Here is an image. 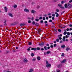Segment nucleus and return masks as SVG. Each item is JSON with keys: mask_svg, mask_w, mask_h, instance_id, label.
Returning a JSON list of instances; mask_svg holds the SVG:
<instances>
[{"mask_svg": "<svg viewBox=\"0 0 72 72\" xmlns=\"http://www.w3.org/2000/svg\"><path fill=\"white\" fill-rule=\"evenodd\" d=\"M24 10V12H27L28 13V12H29V10L27 8H25Z\"/></svg>", "mask_w": 72, "mask_h": 72, "instance_id": "423d86ee", "label": "nucleus"}, {"mask_svg": "<svg viewBox=\"0 0 72 72\" xmlns=\"http://www.w3.org/2000/svg\"><path fill=\"white\" fill-rule=\"evenodd\" d=\"M56 17H59V14H57L56 15Z\"/></svg>", "mask_w": 72, "mask_h": 72, "instance_id": "37998d69", "label": "nucleus"}, {"mask_svg": "<svg viewBox=\"0 0 72 72\" xmlns=\"http://www.w3.org/2000/svg\"><path fill=\"white\" fill-rule=\"evenodd\" d=\"M24 62L25 63H27V62H28V60H27L26 58H25L24 60Z\"/></svg>", "mask_w": 72, "mask_h": 72, "instance_id": "f8f14e48", "label": "nucleus"}, {"mask_svg": "<svg viewBox=\"0 0 72 72\" xmlns=\"http://www.w3.org/2000/svg\"><path fill=\"white\" fill-rule=\"evenodd\" d=\"M33 19H34L33 17H32V18L31 19L32 21H33Z\"/></svg>", "mask_w": 72, "mask_h": 72, "instance_id": "4d7b16f0", "label": "nucleus"}, {"mask_svg": "<svg viewBox=\"0 0 72 72\" xmlns=\"http://www.w3.org/2000/svg\"><path fill=\"white\" fill-rule=\"evenodd\" d=\"M64 12H65V11H64V12H62L61 13V15H62V14H63V13H64Z\"/></svg>", "mask_w": 72, "mask_h": 72, "instance_id": "72a5a7b5", "label": "nucleus"}, {"mask_svg": "<svg viewBox=\"0 0 72 72\" xmlns=\"http://www.w3.org/2000/svg\"><path fill=\"white\" fill-rule=\"evenodd\" d=\"M35 21H36V22H38L39 21V19H35Z\"/></svg>", "mask_w": 72, "mask_h": 72, "instance_id": "473e14b6", "label": "nucleus"}, {"mask_svg": "<svg viewBox=\"0 0 72 72\" xmlns=\"http://www.w3.org/2000/svg\"><path fill=\"white\" fill-rule=\"evenodd\" d=\"M66 31H69V28H67V29H66Z\"/></svg>", "mask_w": 72, "mask_h": 72, "instance_id": "0e129e2a", "label": "nucleus"}, {"mask_svg": "<svg viewBox=\"0 0 72 72\" xmlns=\"http://www.w3.org/2000/svg\"><path fill=\"white\" fill-rule=\"evenodd\" d=\"M36 49V50H40V48L39 47H37Z\"/></svg>", "mask_w": 72, "mask_h": 72, "instance_id": "4be33fe9", "label": "nucleus"}, {"mask_svg": "<svg viewBox=\"0 0 72 72\" xmlns=\"http://www.w3.org/2000/svg\"><path fill=\"white\" fill-rule=\"evenodd\" d=\"M44 48L45 50H48V49H47V47H46V46H44Z\"/></svg>", "mask_w": 72, "mask_h": 72, "instance_id": "6ab92c4d", "label": "nucleus"}, {"mask_svg": "<svg viewBox=\"0 0 72 72\" xmlns=\"http://www.w3.org/2000/svg\"><path fill=\"white\" fill-rule=\"evenodd\" d=\"M61 48H63V49H64V48H66V46L65 45H62L61 46Z\"/></svg>", "mask_w": 72, "mask_h": 72, "instance_id": "2eb2a0df", "label": "nucleus"}, {"mask_svg": "<svg viewBox=\"0 0 72 72\" xmlns=\"http://www.w3.org/2000/svg\"><path fill=\"white\" fill-rule=\"evenodd\" d=\"M67 35H70V33L69 32H68L67 33Z\"/></svg>", "mask_w": 72, "mask_h": 72, "instance_id": "a19ab883", "label": "nucleus"}, {"mask_svg": "<svg viewBox=\"0 0 72 72\" xmlns=\"http://www.w3.org/2000/svg\"><path fill=\"white\" fill-rule=\"evenodd\" d=\"M12 51H13V52H15V51H15V50H14V49H13V50H12Z\"/></svg>", "mask_w": 72, "mask_h": 72, "instance_id": "6e6d98bb", "label": "nucleus"}, {"mask_svg": "<svg viewBox=\"0 0 72 72\" xmlns=\"http://www.w3.org/2000/svg\"><path fill=\"white\" fill-rule=\"evenodd\" d=\"M58 32H61V31H62V30H61L60 29H58Z\"/></svg>", "mask_w": 72, "mask_h": 72, "instance_id": "e433bc0d", "label": "nucleus"}, {"mask_svg": "<svg viewBox=\"0 0 72 72\" xmlns=\"http://www.w3.org/2000/svg\"><path fill=\"white\" fill-rule=\"evenodd\" d=\"M43 16H44V17H46V16H47V15L46 14H44L43 15Z\"/></svg>", "mask_w": 72, "mask_h": 72, "instance_id": "603ef678", "label": "nucleus"}, {"mask_svg": "<svg viewBox=\"0 0 72 72\" xmlns=\"http://www.w3.org/2000/svg\"><path fill=\"white\" fill-rule=\"evenodd\" d=\"M40 8V6H37V9H39Z\"/></svg>", "mask_w": 72, "mask_h": 72, "instance_id": "bf43d9fd", "label": "nucleus"}, {"mask_svg": "<svg viewBox=\"0 0 72 72\" xmlns=\"http://www.w3.org/2000/svg\"><path fill=\"white\" fill-rule=\"evenodd\" d=\"M11 26H13V25H14V24L13 23H12L11 24Z\"/></svg>", "mask_w": 72, "mask_h": 72, "instance_id": "49530a36", "label": "nucleus"}, {"mask_svg": "<svg viewBox=\"0 0 72 72\" xmlns=\"http://www.w3.org/2000/svg\"><path fill=\"white\" fill-rule=\"evenodd\" d=\"M53 22V21H52V20L51 19H50L49 21V22H51V23L52 22Z\"/></svg>", "mask_w": 72, "mask_h": 72, "instance_id": "c85d7f7f", "label": "nucleus"}, {"mask_svg": "<svg viewBox=\"0 0 72 72\" xmlns=\"http://www.w3.org/2000/svg\"><path fill=\"white\" fill-rule=\"evenodd\" d=\"M51 53V52H50V51H47L46 53V54H50V53Z\"/></svg>", "mask_w": 72, "mask_h": 72, "instance_id": "aec40b11", "label": "nucleus"}, {"mask_svg": "<svg viewBox=\"0 0 72 72\" xmlns=\"http://www.w3.org/2000/svg\"><path fill=\"white\" fill-rule=\"evenodd\" d=\"M42 19V17H40L39 18V19L40 20Z\"/></svg>", "mask_w": 72, "mask_h": 72, "instance_id": "c756f323", "label": "nucleus"}, {"mask_svg": "<svg viewBox=\"0 0 72 72\" xmlns=\"http://www.w3.org/2000/svg\"><path fill=\"white\" fill-rule=\"evenodd\" d=\"M51 17H52L51 16H49V18H51Z\"/></svg>", "mask_w": 72, "mask_h": 72, "instance_id": "69168bd1", "label": "nucleus"}, {"mask_svg": "<svg viewBox=\"0 0 72 72\" xmlns=\"http://www.w3.org/2000/svg\"><path fill=\"white\" fill-rule=\"evenodd\" d=\"M32 50H34V51H36V48H31Z\"/></svg>", "mask_w": 72, "mask_h": 72, "instance_id": "9d476101", "label": "nucleus"}, {"mask_svg": "<svg viewBox=\"0 0 72 72\" xmlns=\"http://www.w3.org/2000/svg\"><path fill=\"white\" fill-rule=\"evenodd\" d=\"M35 60H36V59L35 58H33L32 59V61H35Z\"/></svg>", "mask_w": 72, "mask_h": 72, "instance_id": "79ce46f5", "label": "nucleus"}, {"mask_svg": "<svg viewBox=\"0 0 72 72\" xmlns=\"http://www.w3.org/2000/svg\"><path fill=\"white\" fill-rule=\"evenodd\" d=\"M55 19V18H54V17H53L52 18V20H54Z\"/></svg>", "mask_w": 72, "mask_h": 72, "instance_id": "de8ad7c7", "label": "nucleus"}, {"mask_svg": "<svg viewBox=\"0 0 72 72\" xmlns=\"http://www.w3.org/2000/svg\"><path fill=\"white\" fill-rule=\"evenodd\" d=\"M4 9L5 10V12L6 13L8 11V9H7V8H6V7H4Z\"/></svg>", "mask_w": 72, "mask_h": 72, "instance_id": "0eeeda50", "label": "nucleus"}, {"mask_svg": "<svg viewBox=\"0 0 72 72\" xmlns=\"http://www.w3.org/2000/svg\"><path fill=\"white\" fill-rule=\"evenodd\" d=\"M47 49H50V46H48L47 47Z\"/></svg>", "mask_w": 72, "mask_h": 72, "instance_id": "3c124183", "label": "nucleus"}, {"mask_svg": "<svg viewBox=\"0 0 72 72\" xmlns=\"http://www.w3.org/2000/svg\"><path fill=\"white\" fill-rule=\"evenodd\" d=\"M62 64H59L58 65V68H60L62 67Z\"/></svg>", "mask_w": 72, "mask_h": 72, "instance_id": "dca6fc26", "label": "nucleus"}, {"mask_svg": "<svg viewBox=\"0 0 72 72\" xmlns=\"http://www.w3.org/2000/svg\"><path fill=\"white\" fill-rule=\"evenodd\" d=\"M48 26V24H45V26Z\"/></svg>", "mask_w": 72, "mask_h": 72, "instance_id": "680f3d73", "label": "nucleus"}, {"mask_svg": "<svg viewBox=\"0 0 72 72\" xmlns=\"http://www.w3.org/2000/svg\"><path fill=\"white\" fill-rule=\"evenodd\" d=\"M27 50H28V51H30V48H28Z\"/></svg>", "mask_w": 72, "mask_h": 72, "instance_id": "338daca9", "label": "nucleus"}, {"mask_svg": "<svg viewBox=\"0 0 72 72\" xmlns=\"http://www.w3.org/2000/svg\"><path fill=\"white\" fill-rule=\"evenodd\" d=\"M30 71L29 72H33V69H30Z\"/></svg>", "mask_w": 72, "mask_h": 72, "instance_id": "ddd939ff", "label": "nucleus"}, {"mask_svg": "<svg viewBox=\"0 0 72 72\" xmlns=\"http://www.w3.org/2000/svg\"><path fill=\"white\" fill-rule=\"evenodd\" d=\"M32 21L31 20H28V23H31Z\"/></svg>", "mask_w": 72, "mask_h": 72, "instance_id": "a878e982", "label": "nucleus"}, {"mask_svg": "<svg viewBox=\"0 0 72 72\" xmlns=\"http://www.w3.org/2000/svg\"><path fill=\"white\" fill-rule=\"evenodd\" d=\"M34 55H35V54H34V53H32L31 54V55L32 57H33Z\"/></svg>", "mask_w": 72, "mask_h": 72, "instance_id": "cd10ccee", "label": "nucleus"}, {"mask_svg": "<svg viewBox=\"0 0 72 72\" xmlns=\"http://www.w3.org/2000/svg\"><path fill=\"white\" fill-rule=\"evenodd\" d=\"M43 20H45V17H43Z\"/></svg>", "mask_w": 72, "mask_h": 72, "instance_id": "864d4df0", "label": "nucleus"}, {"mask_svg": "<svg viewBox=\"0 0 72 72\" xmlns=\"http://www.w3.org/2000/svg\"><path fill=\"white\" fill-rule=\"evenodd\" d=\"M69 31H71V30H72V28H71L70 29H69Z\"/></svg>", "mask_w": 72, "mask_h": 72, "instance_id": "052dcab7", "label": "nucleus"}, {"mask_svg": "<svg viewBox=\"0 0 72 72\" xmlns=\"http://www.w3.org/2000/svg\"><path fill=\"white\" fill-rule=\"evenodd\" d=\"M40 23H42L44 22V21H43V20H41L40 21Z\"/></svg>", "mask_w": 72, "mask_h": 72, "instance_id": "8fccbe9b", "label": "nucleus"}, {"mask_svg": "<svg viewBox=\"0 0 72 72\" xmlns=\"http://www.w3.org/2000/svg\"><path fill=\"white\" fill-rule=\"evenodd\" d=\"M66 50L67 51H68L69 50V48H67L66 49Z\"/></svg>", "mask_w": 72, "mask_h": 72, "instance_id": "b1692460", "label": "nucleus"}, {"mask_svg": "<svg viewBox=\"0 0 72 72\" xmlns=\"http://www.w3.org/2000/svg\"><path fill=\"white\" fill-rule=\"evenodd\" d=\"M39 46H44V42H41L39 43Z\"/></svg>", "mask_w": 72, "mask_h": 72, "instance_id": "20e7f679", "label": "nucleus"}, {"mask_svg": "<svg viewBox=\"0 0 72 72\" xmlns=\"http://www.w3.org/2000/svg\"><path fill=\"white\" fill-rule=\"evenodd\" d=\"M46 46H49V44H47L46 45Z\"/></svg>", "mask_w": 72, "mask_h": 72, "instance_id": "5fc2aeb1", "label": "nucleus"}, {"mask_svg": "<svg viewBox=\"0 0 72 72\" xmlns=\"http://www.w3.org/2000/svg\"><path fill=\"white\" fill-rule=\"evenodd\" d=\"M14 8H16L17 7V5H14Z\"/></svg>", "mask_w": 72, "mask_h": 72, "instance_id": "412c9836", "label": "nucleus"}, {"mask_svg": "<svg viewBox=\"0 0 72 72\" xmlns=\"http://www.w3.org/2000/svg\"><path fill=\"white\" fill-rule=\"evenodd\" d=\"M8 14V15H9V16H10V17H13V15H12V13H9Z\"/></svg>", "mask_w": 72, "mask_h": 72, "instance_id": "6e6552de", "label": "nucleus"}, {"mask_svg": "<svg viewBox=\"0 0 72 72\" xmlns=\"http://www.w3.org/2000/svg\"><path fill=\"white\" fill-rule=\"evenodd\" d=\"M67 34V32H65L64 33V35H66V34Z\"/></svg>", "mask_w": 72, "mask_h": 72, "instance_id": "bb28decb", "label": "nucleus"}, {"mask_svg": "<svg viewBox=\"0 0 72 72\" xmlns=\"http://www.w3.org/2000/svg\"><path fill=\"white\" fill-rule=\"evenodd\" d=\"M37 58L38 60H40L41 59V58L40 57H38Z\"/></svg>", "mask_w": 72, "mask_h": 72, "instance_id": "f3484780", "label": "nucleus"}, {"mask_svg": "<svg viewBox=\"0 0 72 72\" xmlns=\"http://www.w3.org/2000/svg\"><path fill=\"white\" fill-rule=\"evenodd\" d=\"M32 23L33 25H34L35 24V26H37L38 27H39V26H40L39 23L37 22H35V21H33Z\"/></svg>", "mask_w": 72, "mask_h": 72, "instance_id": "f257e3e1", "label": "nucleus"}, {"mask_svg": "<svg viewBox=\"0 0 72 72\" xmlns=\"http://www.w3.org/2000/svg\"><path fill=\"white\" fill-rule=\"evenodd\" d=\"M8 53H9V51H6V53L7 54Z\"/></svg>", "mask_w": 72, "mask_h": 72, "instance_id": "4c0bfd02", "label": "nucleus"}, {"mask_svg": "<svg viewBox=\"0 0 72 72\" xmlns=\"http://www.w3.org/2000/svg\"><path fill=\"white\" fill-rule=\"evenodd\" d=\"M58 5L61 9H64V7H62V4H58Z\"/></svg>", "mask_w": 72, "mask_h": 72, "instance_id": "f03ea898", "label": "nucleus"}, {"mask_svg": "<svg viewBox=\"0 0 72 72\" xmlns=\"http://www.w3.org/2000/svg\"><path fill=\"white\" fill-rule=\"evenodd\" d=\"M46 19H47V20H48V19H49V18L48 17H46Z\"/></svg>", "mask_w": 72, "mask_h": 72, "instance_id": "e2e57ef3", "label": "nucleus"}, {"mask_svg": "<svg viewBox=\"0 0 72 72\" xmlns=\"http://www.w3.org/2000/svg\"><path fill=\"white\" fill-rule=\"evenodd\" d=\"M31 12L32 13H33V14H34L35 13H36V11H35L34 10H32L31 11Z\"/></svg>", "mask_w": 72, "mask_h": 72, "instance_id": "4468645a", "label": "nucleus"}, {"mask_svg": "<svg viewBox=\"0 0 72 72\" xmlns=\"http://www.w3.org/2000/svg\"><path fill=\"white\" fill-rule=\"evenodd\" d=\"M69 27H72V25L71 24H70L69 25Z\"/></svg>", "mask_w": 72, "mask_h": 72, "instance_id": "774afa93", "label": "nucleus"}, {"mask_svg": "<svg viewBox=\"0 0 72 72\" xmlns=\"http://www.w3.org/2000/svg\"><path fill=\"white\" fill-rule=\"evenodd\" d=\"M56 46H57V44H54L53 46H54V47H56Z\"/></svg>", "mask_w": 72, "mask_h": 72, "instance_id": "58836bf2", "label": "nucleus"}, {"mask_svg": "<svg viewBox=\"0 0 72 72\" xmlns=\"http://www.w3.org/2000/svg\"><path fill=\"white\" fill-rule=\"evenodd\" d=\"M51 48H53V45H51L50 46Z\"/></svg>", "mask_w": 72, "mask_h": 72, "instance_id": "09e8293b", "label": "nucleus"}, {"mask_svg": "<svg viewBox=\"0 0 72 72\" xmlns=\"http://www.w3.org/2000/svg\"><path fill=\"white\" fill-rule=\"evenodd\" d=\"M59 39L60 40H62V37H59Z\"/></svg>", "mask_w": 72, "mask_h": 72, "instance_id": "13d9d810", "label": "nucleus"}, {"mask_svg": "<svg viewBox=\"0 0 72 72\" xmlns=\"http://www.w3.org/2000/svg\"><path fill=\"white\" fill-rule=\"evenodd\" d=\"M66 62V60L64 59L63 60L62 62H61V63H65Z\"/></svg>", "mask_w": 72, "mask_h": 72, "instance_id": "1a4fd4ad", "label": "nucleus"}, {"mask_svg": "<svg viewBox=\"0 0 72 72\" xmlns=\"http://www.w3.org/2000/svg\"><path fill=\"white\" fill-rule=\"evenodd\" d=\"M52 17H55V14H53L52 15Z\"/></svg>", "mask_w": 72, "mask_h": 72, "instance_id": "ea45409f", "label": "nucleus"}, {"mask_svg": "<svg viewBox=\"0 0 72 72\" xmlns=\"http://www.w3.org/2000/svg\"><path fill=\"white\" fill-rule=\"evenodd\" d=\"M26 24L24 23H21L20 24V26L21 27H23L24 26H25Z\"/></svg>", "mask_w": 72, "mask_h": 72, "instance_id": "39448f33", "label": "nucleus"}, {"mask_svg": "<svg viewBox=\"0 0 72 72\" xmlns=\"http://www.w3.org/2000/svg\"><path fill=\"white\" fill-rule=\"evenodd\" d=\"M56 41H57V42H59V39H56Z\"/></svg>", "mask_w": 72, "mask_h": 72, "instance_id": "2f4dec72", "label": "nucleus"}, {"mask_svg": "<svg viewBox=\"0 0 72 72\" xmlns=\"http://www.w3.org/2000/svg\"><path fill=\"white\" fill-rule=\"evenodd\" d=\"M46 64H47V65H48V64H49L48 63V61H46Z\"/></svg>", "mask_w": 72, "mask_h": 72, "instance_id": "f704fd0d", "label": "nucleus"}, {"mask_svg": "<svg viewBox=\"0 0 72 72\" xmlns=\"http://www.w3.org/2000/svg\"><path fill=\"white\" fill-rule=\"evenodd\" d=\"M63 3H64V1H62L61 2V4H63Z\"/></svg>", "mask_w": 72, "mask_h": 72, "instance_id": "c03bdc74", "label": "nucleus"}, {"mask_svg": "<svg viewBox=\"0 0 72 72\" xmlns=\"http://www.w3.org/2000/svg\"><path fill=\"white\" fill-rule=\"evenodd\" d=\"M62 57H64V53H62V54L61 55Z\"/></svg>", "mask_w": 72, "mask_h": 72, "instance_id": "393cba45", "label": "nucleus"}, {"mask_svg": "<svg viewBox=\"0 0 72 72\" xmlns=\"http://www.w3.org/2000/svg\"><path fill=\"white\" fill-rule=\"evenodd\" d=\"M56 12H57L58 13L59 12V10L57 9L56 10Z\"/></svg>", "mask_w": 72, "mask_h": 72, "instance_id": "7c9ffc66", "label": "nucleus"}, {"mask_svg": "<svg viewBox=\"0 0 72 72\" xmlns=\"http://www.w3.org/2000/svg\"><path fill=\"white\" fill-rule=\"evenodd\" d=\"M44 23H45V24H47V23H48V21H45Z\"/></svg>", "mask_w": 72, "mask_h": 72, "instance_id": "c9c22d12", "label": "nucleus"}, {"mask_svg": "<svg viewBox=\"0 0 72 72\" xmlns=\"http://www.w3.org/2000/svg\"><path fill=\"white\" fill-rule=\"evenodd\" d=\"M41 50H42V51H43L44 50V48H41L40 49Z\"/></svg>", "mask_w": 72, "mask_h": 72, "instance_id": "a18cd8bd", "label": "nucleus"}, {"mask_svg": "<svg viewBox=\"0 0 72 72\" xmlns=\"http://www.w3.org/2000/svg\"><path fill=\"white\" fill-rule=\"evenodd\" d=\"M29 45H32V42H28Z\"/></svg>", "mask_w": 72, "mask_h": 72, "instance_id": "5701e85b", "label": "nucleus"}, {"mask_svg": "<svg viewBox=\"0 0 72 72\" xmlns=\"http://www.w3.org/2000/svg\"><path fill=\"white\" fill-rule=\"evenodd\" d=\"M51 66V65L50 64H47V65H46V67H49Z\"/></svg>", "mask_w": 72, "mask_h": 72, "instance_id": "9b49d317", "label": "nucleus"}, {"mask_svg": "<svg viewBox=\"0 0 72 72\" xmlns=\"http://www.w3.org/2000/svg\"><path fill=\"white\" fill-rule=\"evenodd\" d=\"M65 7V8H68V6L67 5V4H65L64 5Z\"/></svg>", "mask_w": 72, "mask_h": 72, "instance_id": "a211bd4d", "label": "nucleus"}, {"mask_svg": "<svg viewBox=\"0 0 72 72\" xmlns=\"http://www.w3.org/2000/svg\"><path fill=\"white\" fill-rule=\"evenodd\" d=\"M68 9H71V8H72V5L69 4V3H68Z\"/></svg>", "mask_w": 72, "mask_h": 72, "instance_id": "7ed1b4c3", "label": "nucleus"}]
</instances>
